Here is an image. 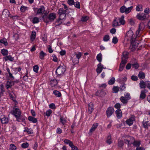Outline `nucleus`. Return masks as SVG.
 Returning <instances> with one entry per match:
<instances>
[{"label":"nucleus","instance_id":"nucleus-1","mask_svg":"<svg viewBox=\"0 0 150 150\" xmlns=\"http://www.w3.org/2000/svg\"><path fill=\"white\" fill-rule=\"evenodd\" d=\"M56 17V14L54 13H51L47 16L45 17L44 16L42 17L43 18L44 21L47 24H48L50 22L53 21Z\"/></svg>","mask_w":150,"mask_h":150},{"label":"nucleus","instance_id":"nucleus-2","mask_svg":"<svg viewBox=\"0 0 150 150\" xmlns=\"http://www.w3.org/2000/svg\"><path fill=\"white\" fill-rule=\"evenodd\" d=\"M66 67L64 65H60L58 67L56 70L55 73L57 75L60 77L66 71Z\"/></svg>","mask_w":150,"mask_h":150},{"label":"nucleus","instance_id":"nucleus-3","mask_svg":"<svg viewBox=\"0 0 150 150\" xmlns=\"http://www.w3.org/2000/svg\"><path fill=\"white\" fill-rule=\"evenodd\" d=\"M10 113L14 116L16 118L18 117V116H19V115H21L20 110L18 108H16V106L13 107V109L10 111Z\"/></svg>","mask_w":150,"mask_h":150},{"label":"nucleus","instance_id":"nucleus-4","mask_svg":"<svg viewBox=\"0 0 150 150\" xmlns=\"http://www.w3.org/2000/svg\"><path fill=\"white\" fill-rule=\"evenodd\" d=\"M34 11H35L36 10H38L37 12V14H41L44 13L45 11V8L44 6H40V8H34Z\"/></svg>","mask_w":150,"mask_h":150},{"label":"nucleus","instance_id":"nucleus-5","mask_svg":"<svg viewBox=\"0 0 150 150\" xmlns=\"http://www.w3.org/2000/svg\"><path fill=\"white\" fill-rule=\"evenodd\" d=\"M146 15L147 14L144 13H139L137 14L136 17L138 19L143 21L146 18Z\"/></svg>","mask_w":150,"mask_h":150},{"label":"nucleus","instance_id":"nucleus-6","mask_svg":"<svg viewBox=\"0 0 150 150\" xmlns=\"http://www.w3.org/2000/svg\"><path fill=\"white\" fill-rule=\"evenodd\" d=\"M64 142L66 144H69V146L71 148L72 150H75V146L73 144L72 142L70 140L67 139H65Z\"/></svg>","mask_w":150,"mask_h":150},{"label":"nucleus","instance_id":"nucleus-7","mask_svg":"<svg viewBox=\"0 0 150 150\" xmlns=\"http://www.w3.org/2000/svg\"><path fill=\"white\" fill-rule=\"evenodd\" d=\"M0 120L2 124H6L8 122V118L4 115L1 116Z\"/></svg>","mask_w":150,"mask_h":150},{"label":"nucleus","instance_id":"nucleus-8","mask_svg":"<svg viewBox=\"0 0 150 150\" xmlns=\"http://www.w3.org/2000/svg\"><path fill=\"white\" fill-rule=\"evenodd\" d=\"M114 111V109L112 107H109L107 109L106 111L107 117H110L113 113Z\"/></svg>","mask_w":150,"mask_h":150},{"label":"nucleus","instance_id":"nucleus-9","mask_svg":"<svg viewBox=\"0 0 150 150\" xmlns=\"http://www.w3.org/2000/svg\"><path fill=\"white\" fill-rule=\"evenodd\" d=\"M135 120V116L134 115H132L131 117L126 121V123L129 126L132 125L133 121Z\"/></svg>","mask_w":150,"mask_h":150},{"label":"nucleus","instance_id":"nucleus-10","mask_svg":"<svg viewBox=\"0 0 150 150\" xmlns=\"http://www.w3.org/2000/svg\"><path fill=\"white\" fill-rule=\"evenodd\" d=\"M133 33L132 31L131 30H129L126 33V37H129L132 42L133 41Z\"/></svg>","mask_w":150,"mask_h":150},{"label":"nucleus","instance_id":"nucleus-11","mask_svg":"<svg viewBox=\"0 0 150 150\" xmlns=\"http://www.w3.org/2000/svg\"><path fill=\"white\" fill-rule=\"evenodd\" d=\"M103 66L102 64L100 63L97 66V68L96 69V71L98 74H100L102 71L103 69H105L103 67Z\"/></svg>","mask_w":150,"mask_h":150},{"label":"nucleus","instance_id":"nucleus-12","mask_svg":"<svg viewBox=\"0 0 150 150\" xmlns=\"http://www.w3.org/2000/svg\"><path fill=\"white\" fill-rule=\"evenodd\" d=\"M128 54V53L126 52H123L122 55V61H126V62H127Z\"/></svg>","mask_w":150,"mask_h":150},{"label":"nucleus","instance_id":"nucleus-13","mask_svg":"<svg viewBox=\"0 0 150 150\" xmlns=\"http://www.w3.org/2000/svg\"><path fill=\"white\" fill-rule=\"evenodd\" d=\"M5 62L9 60L11 62H12L14 60V57H13L11 55L6 56L3 58Z\"/></svg>","mask_w":150,"mask_h":150},{"label":"nucleus","instance_id":"nucleus-14","mask_svg":"<svg viewBox=\"0 0 150 150\" xmlns=\"http://www.w3.org/2000/svg\"><path fill=\"white\" fill-rule=\"evenodd\" d=\"M127 62L125 61H122L120 63L119 68V71H121L123 70L125 67V64H126Z\"/></svg>","mask_w":150,"mask_h":150},{"label":"nucleus","instance_id":"nucleus-15","mask_svg":"<svg viewBox=\"0 0 150 150\" xmlns=\"http://www.w3.org/2000/svg\"><path fill=\"white\" fill-rule=\"evenodd\" d=\"M116 116L117 118L120 119L122 117V112L120 109H117L115 111Z\"/></svg>","mask_w":150,"mask_h":150},{"label":"nucleus","instance_id":"nucleus-16","mask_svg":"<svg viewBox=\"0 0 150 150\" xmlns=\"http://www.w3.org/2000/svg\"><path fill=\"white\" fill-rule=\"evenodd\" d=\"M0 97L3 96L4 93L5 92L4 86L3 84L0 85Z\"/></svg>","mask_w":150,"mask_h":150},{"label":"nucleus","instance_id":"nucleus-17","mask_svg":"<svg viewBox=\"0 0 150 150\" xmlns=\"http://www.w3.org/2000/svg\"><path fill=\"white\" fill-rule=\"evenodd\" d=\"M124 16L122 15L120 18H117V21H118L120 24L123 25L125 24V21L124 20Z\"/></svg>","mask_w":150,"mask_h":150},{"label":"nucleus","instance_id":"nucleus-18","mask_svg":"<svg viewBox=\"0 0 150 150\" xmlns=\"http://www.w3.org/2000/svg\"><path fill=\"white\" fill-rule=\"evenodd\" d=\"M146 81L144 82L143 80L141 81L139 83L140 88L144 89L146 87Z\"/></svg>","mask_w":150,"mask_h":150},{"label":"nucleus","instance_id":"nucleus-19","mask_svg":"<svg viewBox=\"0 0 150 150\" xmlns=\"http://www.w3.org/2000/svg\"><path fill=\"white\" fill-rule=\"evenodd\" d=\"M19 116H18V117H16V121L18 122H20L21 121L22 122H24L25 121V119L21 115H19Z\"/></svg>","mask_w":150,"mask_h":150},{"label":"nucleus","instance_id":"nucleus-20","mask_svg":"<svg viewBox=\"0 0 150 150\" xmlns=\"http://www.w3.org/2000/svg\"><path fill=\"white\" fill-rule=\"evenodd\" d=\"M94 110V108L93 107V104L92 103H91L88 104V112L90 114H91L92 111Z\"/></svg>","mask_w":150,"mask_h":150},{"label":"nucleus","instance_id":"nucleus-21","mask_svg":"<svg viewBox=\"0 0 150 150\" xmlns=\"http://www.w3.org/2000/svg\"><path fill=\"white\" fill-rule=\"evenodd\" d=\"M28 120L30 122H32L33 123H36L37 122V120L36 118L30 116L28 117Z\"/></svg>","mask_w":150,"mask_h":150},{"label":"nucleus","instance_id":"nucleus-22","mask_svg":"<svg viewBox=\"0 0 150 150\" xmlns=\"http://www.w3.org/2000/svg\"><path fill=\"white\" fill-rule=\"evenodd\" d=\"M139 78L141 79H142L145 78V75L144 73L142 71L139 72L138 75Z\"/></svg>","mask_w":150,"mask_h":150},{"label":"nucleus","instance_id":"nucleus-23","mask_svg":"<svg viewBox=\"0 0 150 150\" xmlns=\"http://www.w3.org/2000/svg\"><path fill=\"white\" fill-rule=\"evenodd\" d=\"M2 14L4 15L5 17H8L9 16L10 14L9 11L7 9H4L3 11Z\"/></svg>","mask_w":150,"mask_h":150},{"label":"nucleus","instance_id":"nucleus-24","mask_svg":"<svg viewBox=\"0 0 150 150\" xmlns=\"http://www.w3.org/2000/svg\"><path fill=\"white\" fill-rule=\"evenodd\" d=\"M1 53L5 57L8 54V52L7 50L5 49H3L1 50Z\"/></svg>","mask_w":150,"mask_h":150},{"label":"nucleus","instance_id":"nucleus-25","mask_svg":"<svg viewBox=\"0 0 150 150\" xmlns=\"http://www.w3.org/2000/svg\"><path fill=\"white\" fill-rule=\"evenodd\" d=\"M0 42L1 43L3 44L5 46H7L8 45L7 40L6 39L4 38L0 40Z\"/></svg>","mask_w":150,"mask_h":150},{"label":"nucleus","instance_id":"nucleus-26","mask_svg":"<svg viewBox=\"0 0 150 150\" xmlns=\"http://www.w3.org/2000/svg\"><path fill=\"white\" fill-rule=\"evenodd\" d=\"M120 100L124 104L127 103L128 102V100L124 97L122 96L120 97Z\"/></svg>","mask_w":150,"mask_h":150},{"label":"nucleus","instance_id":"nucleus-27","mask_svg":"<svg viewBox=\"0 0 150 150\" xmlns=\"http://www.w3.org/2000/svg\"><path fill=\"white\" fill-rule=\"evenodd\" d=\"M134 146L137 147L139 146L141 144L140 141H139L134 140L132 143Z\"/></svg>","mask_w":150,"mask_h":150},{"label":"nucleus","instance_id":"nucleus-28","mask_svg":"<svg viewBox=\"0 0 150 150\" xmlns=\"http://www.w3.org/2000/svg\"><path fill=\"white\" fill-rule=\"evenodd\" d=\"M98 124L95 123L93 124L90 130V132H92L93 131H95L96 128L98 126Z\"/></svg>","mask_w":150,"mask_h":150},{"label":"nucleus","instance_id":"nucleus-29","mask_svg":"<svg viewBox=\"0 0 150 150\" xmlns=\"http://www.w3.org/2000/svg\"><path fill=\"white\" fill-rule=\"evenodd\" d=\"M97 60L99 62H101L102 60V55L101 53H100L96 56Z\"/></svg>","mask_w":150,"mask_h":150},{"label":"nucleus","instance_id":"nucleus-30","mask_svg":"<svg viewBox=\"0 0 150 150\" xmlns=\"http://www.w3.org/2000/svg\"><path fill=\"white\" fill-rule=\"evenodd\" d=\"M6 70L8 73L9 78L12 80H14L15 79L14 77L13 76L12 73L10 72L9 69L8 68H7L6 69Z\"/></svg>","mask_w":150,"mask_h":150},{"label":"nucleus","instance_id":"nucleus-31","mask_svg":"<svg viewBox=\"0 0 150 150\" xmlns=\"http://www.w3.org/2000/svg\"><path fill=\"white\" fill-rule=\"evenodd\" d=\"M53 94L58 97H60L61 96V93L60 92L57 90H54L53 91Z\"/></svg>","mask_w":150,"mask_h":150},{"label":"nucleus","instance_id":"nucleus-32","mask_svg":"<svg viewBox=\"0 0 150 150\" xmlns=\"http://www.w3.org/2000/svg\"><path fill=\"white\" fill-rule=\"evenodd\" d=\"M46 55V54L44 53L43 51H41L40 53L39 57L42 59H44L45 56Z\"/></svg>","mask_w":150,"mask_h":150},{"label":"nucleus","instance_id":"nucleus-33","mask_svg":"<svg viewBox=\"0 0 150 150\" xmlns=\"http://www.w3.org/2000/svg\"><path fill=\"white\" fill-rule=\"evenodd\" d=\"M25 130L23 131L24 132H26L28 134H31L33 133V132H32L31 129H29L28 127H25Z\"/></svg>","mask_w":150,"mask_h":150},{"label":"nucleus","instance_id":"nucleus-34","mask_svg":"<svg viewBox=\"0 0 150 150\" xmlns=\"http://www.w3.org/2000/svg\"><path fill=\"white\" fill-rule=\"evenodd\" d=\"M118 21L117 20V18H115V19L114 20L112 25L113 26H117L119 25V24L118 23Z\"/></svg>","mask_w":150,"mask_h":150},{"label":"nucleus","instance_id":"nucleus-35","mask_svg":"<svg viewBox=\"0 0 150 150\" xmlns=\"http://www.w3.org/2000/svg\"><path fill=\"white\" fill-rule=\"evenodd\" d=\"M76 57L78 59V60H77L76 62V64H77L79 62V59L82 56V54L81 52H79L78 54H76Z\"/></svg>","mask_w":150,"mask_h":150},{"label":"nucleus","instance_id":"nucleus-36","mask_svg":"<svg viewBox=\"0 0 150 150\" xmlns=\"http://www.w3.org/2000/svg\"><path fill=\"white\" fill-rule=\"evenodd\" d=\"M66 10H64L63 8H60L58 10V13L59 14V15L63 14V13H66Z\"/></svg>","mask_w":150,"mask_h":150},{"label":"nucleus","instance_id":"nucleus-37","mask_svg":"<svg viewBox=\"0 0 150 150\" xmlns=\"http://www.w3.org/2000/svg\"><path fill=\"white\" fill-rule=\"evenodd\" d=\"M62 20V19H60L59 18L55 22L56 25L55 26H59L62 24V22L61 21Z\"/></svg>","mask_w":150,"mask_h":150},{"label":"nucleus","instance_id":"nucleus-38","mask_svg":"<svg viewBox=\"0 0 150 150\" xmlns=\"http://www.w3.org/2000/svg\"><path fill=\"white\" fill-rule=\"evenodd\" d=\"M115 79L114 77H112L108 81V83L110 85L113 84L115 82Z\"/></svg>","mask_w":150,"mask_h":150},{"label":"nucleus","instance_id":"nucleus-39","mask_svg":"<svg viewBox=\"0 0 150 150\" xmlns=\"http://www.w3.org/2000/svg\"><path fill=\"white\" fill-rule=\"evenodd\" d=\"M57 84V82L56 80H53L51 81V85L52 86H54Z\"/></svg>","mask_w":150,"mask_h":150},{"label":"nucleus","instance_id":"nucleus-40","mask_svg":"<svg viewBox=\"0 0 150 150\" xmlns=\"http://www.w3.org/2000/svg\"><path fill=\"white\" fill-rule=\"evenodd\" d=\"M39 21V18L37 17H34L32 20V22L34 24L38 23Z\"/></svg>","mask_w":150,"mask_h":150},{"label":"nucleus","instance_id":"nucleus-41","mask_svg":"<svg viewBox=\"0 0 150 150\" xmlns=\"http://www.w3.org/2000/svg\"><path fill=\"white\" fill-rule=\"evenodd\" d=\"M71 60L72 62V64L71 67V69H74V65H75V59L74 57V56L71 57Z\"/></svg>","mask_w":150,"mask_h":150},{"label":"nucleus","instance_id":"nucleus-42","mask_svg":"<svg viewBox=\"0 0 150 150\" xmlns=\"http://www.w3.org/2000/svg\"><path fill=\"white\" fill-rule=\"evenodd\" d=\"M146 95L144 93L141 92V93L139 96V98L141 100L144 99L146 97Z\"/></svg>","mask_w":150,"mask_h":150},{"label":"nucleus","instance_id":"nucleus-43","mask_svg":"<svg viewBox=\"0 0 150 150\" xmlns=\"http://www.w3.org/2000/svg\"><path fill=\"white\" fill-rule=\"evenodd\" d=\"M29 146V144L28 142H25L21 144V146L24 149L28 148Z\"/></svg>","mask_w":150,"mask_h":150},{"label":"nucleus","instance_id":"nucleus-44","mask_svg":"<svg viewBox=\"0 0 150 150\" xmlns=\"http://www.w3.org/2000/svg\"><path fill=\"white\" fill-rule=\"evenodd\" d=\"M16 146L13 144H11L10 145V150H16Z\"/></svg>","mask_w":150,"mask_h":150},{"label":"nucleus","instance_id":"nucleus-45","mask_svg":"<svg viewBox=\"0 0 150 150\" xmlns=\"http://www.w3.org/2000/svg\"><path fill=\"white\" fill-rule=\"evenodd\" d=\"M132 8V6H131L130 7L127 8L125 7V13H129L131 11Z\"/></svg>","mask_w":150,"mask_h":150},{"label":"nucleus","instance_id":"nucleus-46","mask_svg":"<svg viewBox=\"0 0 150 150\" xmlns=\"http://www.w3.org/2000/svg\"><path fill=\"white\" fill-rule=\"evenodd\" d=\"M148 121H144V120L142 122V124L143 127L145 128H148Z\"/></svg>","mask_w":150,"mask_h":150},{"label":"nucleus","instance_id":"nucleus-47","mask_svg":"<svg viewBox=\"0 0 150 150\" xmlns=\"http://www.w3.org/2000/svg\"><path fill=\"white\" fill-rule=\"evenodd\" d=\"M119 89V88L117 86H114L112 88L113 92L115 93H117Z\"/></svg>","mask_w":150,"mask_h":150},{"label":"nucleus","instance_id":"nucleus-48","mask_svg":"<svg viewBox=\"0 0 150 150\" xmlns=\"http://www.w3.org/2000/svg\"><path fill=\"white\" fill-rule=\"evenodd\" d=\"M108 139L106 140V142L109 144H110L112 143L111 137L110 135H109L107 137Z\"/></svg>","mask_w":150,"mask_h":150},{"label":"nucleus","instance_id":"nucleus-49","mask_svg":"<svg viewBox=\"0 0 150 150\" xmlns=\"http://www.w3.org/2000/svg\"><path fill=\"white\" fill-rule=\"evenodd\" d=\"M132 67L134 68L135 69H138L139 66V64L136 62L132 64Z\"/></svg>","mask_w":150,"mask_h":150},{"label":"nucleus","instance_id":"nucleus-50","mask_svg":"<svg viewBox=\"0 0 150 150\" xmlns=\"http://www.w3.org/2000/svg\"><path fill=\"white\" fill-rule=\"evenodd\" d=\"M60 122H61L63 125H64L67 122L66 120L63 119V117L61 116L60 118Z\"/></svg>","mask_w":150,"mask_h":150},{"label":"nucleus","instance_id":"nucleus-51","mask_svg":"<svg viewBox=\"0 0 150 150\" xmlns=\"http://www.w3.org/2000/svg\"><path fill=\"white\" fill-rule=\"evenodd\" d=\"M27 7H26L22 6L21 7L20 10L21 12L24 13L26 10L27 9Z\"/></svg>","mask_w":150,"mask_h":150},{"label":"nucleus","instance_id":"nucleus-52","mask_svg":"<svg viewBox=\"0 0 150 150\" xmlns=\"http://www.w3.org/2000/svg\"><path fill=\"white\" fill-rule=\"evenodd\" d=\"M118 40L117 37H114L112 38V42L114 44H116L118 42Z\"/></svg>","mask_w":150,"mask_h":150},{"label":"nucleus","instance_id":"nucleus-53","mask_svg":"<svg viewBox=\"0 0 150 150\" xmlns=\"http://www.w3.org/2000/svg\"><path fill=\"white\" fill-rule=\"evenodd\" d=\"M110 37L109 35H106L104 36L103 38V40L104 41L107 42L109 40Z\"/></svg>","mask_w":150,"mask_h":150},{"label":"nucleus","instance_id":"nucleus-54","mask_svg":"<svg viewBox=\"0 0 150 150\" xmlns=\"http://www.w3.org/2000/svg\"><path fill=\"white\" fill-rule=\"evenodd\" d=\"M66 13H63V14H61L59 15V18L60 19L63 20L65 19L66 17Z\"/></svg>","mask_w":150,"mask_h":150},{"label":"nucleus","instance_id":"nucleus-55","mask_svg":"<svg viewBox=\"0 0 150 150\" xmlns=\"http://www.w3.org/2000/svg\"><path fill=\"white\" fill-rule=\"evenodd\" d=\"M39 69L38 66V65H35L33 67V70L34 72L37 73Z\"/></svg>","mask_w":150,"mask_h":150},{"label":"nucleus","instance_id":"nucleus-56","mask_svg":"<svg viewBox=\"0 0 150 150\" xmlns=\"http://www.w3.org/2000/svg\"><path fill=\"white\" fill-rule=\"evenodd\" d=\"M125 7L124 6L121 7L120 9V12L122 13H124L125 12Z\"/></svg>","mask_w":150,"mask_h":150},{"label":"nucleus","instance_id":"nucleus-57","mask_svg":"<svg viewBox=\"0 0 150 150\" xmlns=\"http://www.w3.org/2000/svg\"><path fill=\"white\" fill-rule=\"evenodd\" d=\"M52 112V110L51 109H49V110L46 111V115L47 117H49L50 115Z\"/></svg>","mask_w":150,"mask_h":150},{"label":"nucleus","instance_id":"nucleus-58","mask_svg":"<svg viewBox=\"0 0 150 150\" xmlns=\"http://www.w3.org/2000/svg\"><path fill=\"white\" fill-rule=\"evenodd\" d=\"M125 84L124 83L121 85L120 87L119 88L120 91H122L125 90L126 88V87L125 86Z\"/></svg>","mask_w":150,"mask_h":150},{"label":"nucleus","instance_id":"nucleus-59","mask_svg":"<svg viewBox=\"0 0 150 150\" xmlns=\"http://www.w3.org/2000/svg\"><path fill=\"white\" fill-rule=\"evenodd\" d=\"M114 107L116 108L117 109H120L121 105L120 103H117L115 105Z\"/></svg>","mask_w":150,"mask_h":150},{"label":"nucleus","instance_id":"nucleus-60","mask_svg":"<svg viewBox=\"0 0 150 150\" xmlns=\"http://www.w3.org/2000/svg\"><path fill=\"white\" fill-rule=\"evenodd\" d=\"M6 84L10 86L11 87L14 85V84L13 83L12 81H7Z\"/></svg>","mask_w":150,"mask_h":150},{"label":"nucleus","instance_id":"nucleus-61","mask_svg":"<svg viewBox=\"0 0 150 150\" xmlns=\"http://www.w3.org/2000/svg\"><path fill=\"white\" fill-rule=\"evenodd\" d=\"M124 145V143L122 141L120 140L118 143V146L120 147H122Z\"/></svg>","mask_w":150,"mask_h":150},{"label":"nucleus","instance_id":"nucleus-62","mask_svg":"<svg viewBox=\"0 0 150 150\" xmlns=\"http://www.w3.org/2000/svg\"><path fill=\"white\" fill-rule=\"evenodd\" d=\"M88 18L87 16L83 17L81 18V21L83 22H85L88 20Z\"/></svg>","mask_w":150,"mask_h":150},{"label":"nucleus","instance_id":"nucleus-63","mask_svg":"<svg viewBox=\"0 0 150 150\" xmlns=\"http://www.w3.org/2000/svg\"><path fill=\"white\" fill-rule=\"evenodd\" d=\"M68 3L70 5H72L74 4V0H68Z\"/></svg>","mask_w":150,"mask_h":150},{"label":"nucleus","instance_id":"nucleus-64","mask_svg":"<svg viewBox=\"0 0 150 150\" xmlns=\"http://www.w3.org/2000/svg\"><path fill=\"white\" fill-rule=\"evenodd\" d=\"M126 99H127L128 100H129L131 98V97L130 96V94L129 93H127L126 94H125V97Z\"/></svg>","mask_w":150,"mask_h":150}]
</instances>
